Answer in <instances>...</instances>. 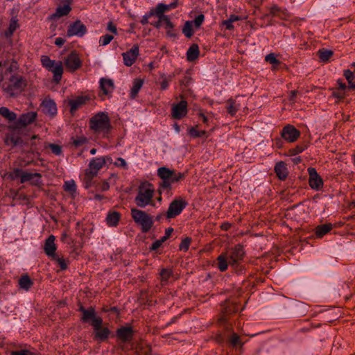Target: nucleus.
<instances>
[{"mask_svg":"<svg viewBox=\"0 0 355 355\" xmlns=\"http://www.w3.org/2000/svg\"><path fill=\"white\" fill-rule=\"evenodd\" d=\"M157 175L162 179L158 189L159 195L165 193L168 196L171 195L172 184L181 181L185 177L184 173L171 170L164 166L157 169Z\"/></svg>","mask_w":355,"mask_h":355,"instance_id":"f257e3e1","label":"nucleus"},{"mask_svg":"<svg viewBox=\"0 0 355 355\" xmlns=\"http://www.w3.org/2000/svg\"><path fill=\"white\" fill-rule=\"evenodd\" d=\"M244 257V251L241 245H236L230 250L220 254L218 258V268L221 272H224L227 269L228 264L233 268L238 266L240 261Z\"/></svg>","mask_w":355,"mask_h":355,"instance_id":"f03ea898","label":"nucleus"},{"mask_svg":"<svg viewBox=\"0 0 355 355\" xmlns=\"http://www.w3.org/2000/svg\"><path fill=\"white\" fill-rule=\"evenodd\" d=\"M89 128L94 133L107 137L112 129L108 115L103 112L97 113L90 119Z\"/></svg>","mask_w":355,"mask_h":355,"instance_id":"7ed1b4c3","label":"nucleus"},{"mask_svg":"<svg viewBox=\"0 0 355 355\" xmlns=\"http://www.w3.org/2000/svg\"><path fill=\"white\" fill-rule=\"evenodd\" d=\"M155 194V188L152 184L148 182H141L137 189V196L135 198V202L137 207L144 208L146 206H154L153 198Z\"/></svg>","mask_w":355,"mask_h":355,"instance_id":"20e7f679","label":"nucleus"},{"mask_svg":"<svg viewBox=\"0 0 355 355\" xmlns=\"http://www.w3.org/2000/svg\"><path fill=\"white\" fill-rule=\"evenodd\" d=\"M27 85L26 80L18 74L12 75L8 83L3 85V91L10 97L21 94Z\"/></svg>","mask_w":355,"mask_h":355,"instance_id":"39448f33","label":"nucleus"},{"mask_svg":"<svg viewBox=\"0 0 355 355\" xmlns=\"http://www.w3.org/2000/svg\"><path fill=\"white\" fill-rule=\"evenodd\" d=\"M107 162H112V159L110 157H100L93 158L89 164V167L85 172V180H86V187L88 188L90 186V182L92 179L96 176L98 171L102 168Z\"/></svg>","mask_w":355,"mask_h":355,"instance_id":"423d86ee","label":"nucleus"},{"mask_svg":"<svg viewBox=\"0 0 355 355\" xmlns=\"http://www.w3.org/2000/svg\"><path fill=\"white\" fill-rule=\"evenodd\" d=\"M131 216L136 224L141 226L143 232H148L153 225V216L145 211L137 208L131 209Z\"/></svg>","mask_w":355,"mask_h":355,"instance_id":"0eeeda50","label":"nucleus"},{"mask_svg":"<svg viewBox=\"0 0 355 355\" xmlns=\"http://www.w3.org/2000/svg\"><path fill=\"white\" fill-rule=\"evenodd\" d=\"M41 62L44 67L53 73V80L58 83L63 73V67L62 62L55 63L54 60H51L46 55L41 56Z\"/></svg>","mask_w":355,"mask_h":355,"instance_id":"6e6552de","label":"nucleus"},{"mask_svg":"<svg viewBox=\"0 0 355 355\" xmlns=\"http://www.w3.org/2000/svg\"><path fill=\"white\" fill-rule=\"evenodd\" d=\"M187 202L182 198L174 199L169 205L166 211L168 218H173L180 214L182 211L187 207Z\"/></svg>","mask_w":355,"mask_h":355,"instance_id":"1a4fd4ad","label":"nucleus"},{"mask_svg":"<svg viewBox=\"0 0 355 355\" xmlns=\"http://www.w3.org/2000/svg\"><path fill=\"white\" fill-rule=\"evenodd\" d=\"M93 329L94 339L100 342L105 341L110 334L107 327H103V320H96Z\"/></svg>","mask_w":355,"mask_h":355,"instance_id":"9d476101","label":"nucleus"},{"mask_svg":"<svg viewBox=\"0 0 355 355\" xmlns=\"http://www.w3.org/2000/svg\"><path fill=\"white\" fill-rule=\"evenodd\" d=\"M87 31V27L81 21L76 20L69 26L67 35L68 37L78 36L81 37L86 34Z\"/></svg>","mask_w":355,"mask_h":355,"instance_id":"9b49d317","label":"nucleus"},{"mask_svg":"<svg viewBox=\"0 0 355 355\" xmlns=\"http://www.w3.org/2000/svg\"><path fill=\"white\" fill-rule=\"evenodd\" d=\"M80 311L82 313L81 320L84 322H90V324L93 327L94 321L96 320H102V318L98 315H96V313L95 311L94 308L89 307V309H85L81 306L80 308Z\"/></svg>","mask_w":355,"mask_h":355,"instance_id":"f8f14e48","label":"nucleus"},{"mask_svg":"<svg viewBox=\"0 0 355 355\" xmlns=\"http://www.w3.org/2000/svg\"><path fill=\"white\" fill-rule=\"evenodd\" d=\"M308 171L309 175V186L313 189L320 190L323 186V181L316 170L314 168H309Z\"/></svg>","mask_w":355,"mask_h":355,"instance_id":"ddd939ff","label":"nucleus"},{"mask_svg":"<svg viewBox=\"0 0 355 355\" xmlns=\"http://www.w3.org/2000/svg\"><path fill=\"white\" fill-rule=\"evenodd\" d=\"M300 132L291 125H286L282 132V137L288 142H294L300 137Z\"/></svg>","mask_w":355,"mask_h":355,"instance_id":"4468645a","label":"nucleus"},{"mask_svg":"<svg viewBox=\"0 0 355 355\" xmlns=\"http://www.w3.org/2000/svg\"><path fill=\"white\" fill-rule=\"evenodd\" d=\"M187 113V103L182 101L180 103L173 105L172 116L175 119H181L186 116Z\"/></svg>","mask_w":355,"mask_h":355,"instance_id":"2eb2a0df","label":"nucleus"},{"mask_svg":"<svg viewBox=\"0 0 355 355\" xmlns=\"http://www.w3.org/2000/svg\"><path fill=\"white\" fill-rule=\"evenodd\" d=\"M124 64L130 67L132 66L139 55V46L135 45L132 48L122 54Z\"/></svg>","mask_w":355,"mask_h":355,"instance_id":"dca6fc26","label":"nucleus"},{"mask_svg":"<svg viewBox=\"0 0 355 355\" xmlns=\"http://www.w3.org/2000/svg\"><path fill=\"white\" fill-rule=\"evenodd\" d=\"M64 64L68 70L74 71L80 67L81 61L78 55L72 52L65 58Z\"/></svg>","mask_w":355,"mask_h":355,"instance_id":"f3484780","label":"nucleus"},{"mask_svg":"<svg viewBox=\"0 0 355 355\" xmlns=\"http://www.w3.org/2000/svg\"><path fill=\"white\" fill-rule=\"evenodd\" d=\"M55 237L53 235H50L45 241L44 250L48 257H55L56 245L55 244Z\"/></svg>","mask_w":355,"mask_h":355,"instance_id":"a211bd4d","label":"nucleus"},{"mask_svg":"<svg viewBox=\"0 0 355 355\" xmlns=\"http://www.w3.org/2000/svg\"><path fill=\"white\" fill-rule=\"evenodd\" d=\"M37 117V113L35 112H28L23 114L20 116L17 121V125L19 126L24 127L32 123Z\"/></svg>","mask_w":355,"mask_h":355,"instance_id":"6ab92c4d","label":"nucleus"},{"mask_svg":"<svg viewBox=\"0 0 355 355\" xmlns=\"http://www.w3.org/2000/svg\"><path fill=\"white\" fill-rule=\"evenodd\" d=\"M89 97L87 96H78L75 98L71 99L69 101V105H70V112L73 113L76 112L80 106L85 104V103L89 100Z\"/></svg>","mask_w":355,"mask_h":355,"instance_id":"aec40b11","label":"nucleus"},{"mask_svg":"<svg viewBox=\"0 0 355 355\" xmlns=\"http://www.w3.org/2000/svg\"><path fill=\"white\" fill-rule=\"evenodd\" d=\"M41 175L38 173H28L24 172L21 183L29 182L33 185H37L40 184Z\"/></svg>","mask_w":355,"mask_h":355,"instance_id":"412c9836","label":"nucleus"},{"mask_svg":"<svg viewBox=\"0 0 355 355\" xmlns=\"http://www.w3.org/2000/svg\"><path fill=\"white\" fill-rule=\"evenodd\" d=\"M43 112L51 116H55L57 114V106L55 103L51 99L45 100L42 103Z\"/></svg>","mask_w":355,"mask_h":355,"instance_id":"4be33fe9","label":"nucleus"},{"mask_svg":"<svg viewBox=\"0 0 355 355\" xmlns=\"http://www.w3.org/2000/svg\"><path fill=\"white\" fill-rule=\"evenodd\" d=\"M100 87L104 94H109L114 90L113 80L110 78H102L100 80Z\"/></svg>","mask_w":355,"mask_h":355,"instance_id":"5701e85b","label":"nucleus"},{"mask_svg":"<svg viewBox=\"0 0 355 355\" xmlns=\"http://www.w3.org/2000/svg\"><path fill=\"white\" fill-rule=\"evenodd\" d=\"M275 171L277 177L282 180H285L288 174L286 165L284 162H279L276 164L275 167Z\"/></svg>","mask_w":355,"mask_h":355,"instance_id":"b1692460","label":"nucleus"},{"mask_svg":"<svg viewBox=\"0 0 355 355\" xmlns=\"http://www.w3.org/2000/svg\"><path fill=\"white\" fill-rule=\"evenodd\" d=\"M241 108V103L238 98L235 99H229L227 102V112L232 115L234 116L236 112Z\"/></svg>","mask_w":355,"mask_h":355,"instance_id":"393cba45","label":"nucleus"},{"mask_svg":"<svg viewBox=\"0 0 355 355\" xmlns=\"http://www.w3.org/2000/svg\"><path fill=\"white\" fill-rule=\"evenodd\" d=\"M178 6V3L173 2L170 4H164V3H158L155 8V15H164V13L166 11L170 10L171 9L175 8Z\"/></svg>","mask_w":355,"mask_h":355,"instance_id":"a878e982","label":"nucleus"},{"mask_svg":"<svg viewBox=\"0 0 355 355\" xmlns=\"http://www.w3.org/2000/svg\"><path fill=\"white\" fill-rule=\"evenodd\" d=\"M133 331L131 327H121L117 331V336L123 341L130 340L132 337Z\"/></svg>","mask_w":355,"mask_h":355,"instance_id":"bb28decb","label":"nucleus"},{"mask_svg":"<svg viewBox=\"0 0 355 355\" xmlns=\"http://www.w3.org/2000/svg\"><path fill=\"white\" fill-rule=\"evenodd\" d=\"M333 225L331 223L322 224L317 226L315 229V233L317 237L321 238L324 234L331 230Z\"/></svg>","mask_w":355,"mask_h":355,"instance_id":"cd10ccee","label":"nucleus"},{"mask_svg":"<svg viewBox=\"0 0 355 355\" xmlns=\"http://www.w3.org/2000/svg\"><path fill=\"white\" fill-rule=\"evenodd\" d=\"M71 8L68 4L60 6L57 8L56 11L51 17V19L60 18L66 16L71 11Z\"/></svg>","mask_w":355,"mask_h":355,"instance_id":"c85d7f7f","label":"nucleus"},{"mask_svg":"<svg viewBox=\"0 0 355 355\" xmlns=\"http://www.w3.org/2000/svg\"><path fill=\"white\" fill-rule=\"evenodd\" d=\"M33 285V281L27 275L21 276L19 279V286L23 290L28 291Z\"/></svg>","mask_w":355,"mask_h":355,"instance_id":"c756f323","label":"nucleus"},{"mask_svg":"<svg viewBox=\"0 0 355 355\" xmlns=\"http://www.w3.org/2000/svg\"><path fill=\"white\" fill-rule=\"evenodd\" d=\"M162 20H164V28L166 29V34L168 37L175 38L177 35L173 30V25L170 21L168 17H162Z\"/></svg>","mask_w":355,"mask_h":355,"instance_id":"7c9ffc66","label":"nucleus"},{"mask_svg":"<svg viewBox=\"0 0 355 355\" xmlns=\"http://www.w3.org/2000/svg\"><path fill=\"white\" fill-rule=\"evenodd\" d=\"M199 55V49L197 44H193L187 52V58L189 61H193Z\"/></svg>","mask_w":355,"mask_h":355,"instance_id":"2f4dec72","label":"nucleus"},{"mask_svg":"<svg viewBox=\"0 0 355 355\" xmlns=\"http://www.w3.org/2000/svg\"><path fill=\"white\" fill-rule=\"evenodd\" d=\"M0 115L9 121H13L17 119V114L15 112L10 111L9 109L6 107H1L0 108Z\"/></svg>","mask_w":355,"mask_h":355,"instance_id":"473e14b6","label":"nucleus"},{"mask_svg":"<svg viewBox=\"0 0 355 355\" xmlns=\"http://www.w3.org/2000/svg\"><path fill=\"white\" fill-rule=\"evenodd\" d=\"M318 55L322 62H327L333 55L334 52L331 50L322 49L318 51Z\"/></svg>","mask_w":355,"mask_h":355,"instance_id":"72a5a7b5","label":"nucleus"},{"mask_svg":"<svg viewBox=\"0 0 355 355\" xmlns=\"http://www.w3.org/2000/svg\"><path fill=\"white\" fill-rule=\"evenodd\" d=\"M120 218V214L119 213L116 211H113L110 214H108L106 220L107 224L110 226H115L118 223Z\"/></svg>","mask_w":355,"mask_h":355,"instance_id":"f704fd0d","label":"nucleus"},{"mask_svg":"<svg viewBox=\"0 0 355 355\" xmlns=\"http://www.w3.org/2000/svg\"><path fill=\"white\" fill-rule=\"evenodd\" d=\"M143 85V80L141 79H136L133 83V86L130 90V97L132 98H135L139 91Z\"/></svg>","mask_w":355,"mask_h":355,"instance_id":"c9c22d12","label":"nucleus"},{"mask_svg":"<svg viewBox=\"0 0 355 355\" xmlns=\"http://www.w3.org/2000/svg\"><path fill=\"white\" fill-rule=\"evenodd\" d=\"M138 355H150L151 348L146 344L141 343L137 349Z\"/></svg>","mask_w":355,"mask_h":355,"instance_id":"e433bc0d","label":"nucleus"},{"mask_svg":"<svg viewBox=\"0 0 355 355\" xmlns=\"http://www.w3.org/2000/svg\"><path fill=\"white\" fill-rule=\"evenodd\" d=\"M192 24H193V22L192 21H187L185 24H184V26L182 28V33L184 34V35L187 37H191L193 34V30H192Z\"/></svg>","mask_w":355,"mask_h":355,"instance_id":"4c0bfd02","label":"nucleus"},{"mask_svg":"<svg viewBox=\"0 0 355 355\" xmlns=\"http://www.w3.org/2000/svg\"><path fill=\"white\" fill-rule=\"evenodd\" d=\"M24 172L22 169L20 168H14L8 175L9 178L12 180H15L17 178H20V180L22 179V176L24 174Z\"/></svg>","mask_w":355,"mask_h":355,"instance_id":"58836bf2","label":"nucleus"},{"mask_svg":"<svg viewBox=\"0 0 355 355\" xmlns=\"http://www.w3.org/2000/svg\"><path fill=\"white\" fill-rule=\"evenodd\" d=\"M229 340H230V344L233 347L242 346L243 344L241 340L240 336L235 333L232 334L230 336Z\"/></svg>","mask_w":355,"mask_h":355,"instance_id":"ea45409f","label":"nucleus"},{"mask_svg":"<svg viewBox=\"0 0 355 355\" xmlns=\"http://www.w3.org/2000/svg\"><path fill=\"white\" fill-rule=\"evenodd\" d=\"M64 191L73 193L76 191V186L74 180H71L65 182L64 184Z\"/></svg>","mask_w":355,"mask_h":355,"instance_id":"a19ab883","label":"nucleus"},{"mask_svg":"<svg viewBox=\"0 0 355 355\" xmlns=\"http://www.w3.org/2000/svg\"><path fill=\"white\" fill-rule=\"evenodd\" d=\"M17 27H18L17 20L15 17H12L10 20L8 30L6 32V35L9 36V35H12V33L17 28Z\"/></svg>","mask_w":355,"mask_h":355,"instance_id":"79ce46f5","label":"nucleus"},{"mask_svg":"<svg viewBox=\"0 0 355 355\" xmlns=\"http://www.w3.org/2000/svg\"><path fill=\"white\" fill-rule=\"evenodd\" d=\"M113 38V35L110 34H105L100 37L99 44L101 46H106L111 42Z\"/></svg>","mask_w":355,"mask_h":355,"instance_id":"37998d69","label":"nucleus"},{"mask_svg":"<svg viewBox=\"0 0 355 355\" xmlns=\"http://www.w3.org/2000/svg\"><path fill=\"white\" fill-rule=\"evenodd\" d=\"M265 60L268 62H269L270 64H272L275 66H277L278 64H279L280 63V61L278 60L275 54L274 53H270V54H268L266 57H265Z\"/></svg>","mask_w":355,"mask_h":355,"instance_id":"c03bdc74","label":"nucleus"},{"mask_svg":"<svg viewBox=\"0 0 355 355\" xmlns=\"http://www.w3.org/2000/svg\"><path fill=\"white\" fill-rule=\"evenodd\" d=\"M172 275V272L169 269L164 268L160 272L161 280L162 282H167Z\"/></svg>","mask_w":355,"mask_h":355,"instance_id":"a18cd8bd","label":"nucleus"},{"mask_svg":"<svg viewBox=\"0 0 355 355\" xmlns=\"http://www.w3.org/2000/svg\"><path fill=\"white\" fill-rule=\"evenodd\" d=\"M52 259L55 260L58 263V264L60 266V268L62 270H65L67 268V263L64 259L58 257L57 255H55V257H53Z\"/></svg>","mask_w":355,"mask_h":355,"instance_id":"49530a36","label":"nucleus"},{"mask_svg":"<svg viewBox=\"0 0 355 355\" xmlns=\"http://www.w3.org/2000/svg\"><path fill=\"white\" fill-rule=\"evenodd\" d=\"M191 241V239L189 237H187L184 239H183L179 246L180 250L187 251L189 248Z\"/></svg>","mask_w":355,"mask_h":355,"instance_id":"de8ad7c7","label":"nucleus"},{"mask_svg":"<svg viewBox=\"0 0 355 355\" xmlns=\"http://www.w3.org/2000/svg\"><path fill=\"white\" fill-rule=\"evenodd\" d=\"M49 147L51 150L52 153L56 155H59L62 153V148L59 145L54 144H50L49 145Z\"/></svg>","mask_w":355,"mask_h":355,"instance_id":"09e8293b","label":"nucleus"},{"mask_svg":"<svg viewBox=\"0 0 355 355\" xmlns=\"http://www.w3.org/2000/svg\"><path fill=\"white\" fill-rule=\"evenodd\" d=\"M189 133L191 136L198 137L204 136L206 134V132L204 130L199 131L196 128H192L190 129Z\"/></svg>","mask_w":355,"mask_h":355,"instance_id":"8fccbe9b","label":"nucleus"},{"mask_svg":"<svg viewBox=\"0 0 355 355\" xmlns=\"http://www.w3.org/2000/svg\"><path fill=\"white\" fill-rule=\"evenodd\" d=\"M171 76H169L168 78L165 77L164 76H162V81L160 83L161 89L165 90L166 89H167L168 83L171 80Z\"/></svg>","mask_w":355,"mask_h":355,"instance_id":"3c124183","label":"nucleus"},{"mask_svg":"<svg viewBox=\"0 0 355 355\" xmlns=\"http://www.w3.org/2000/svg\"><path fill=\"white\" fill-rule=\"evenodd\" d=\"M204 19H205V16L202 14H200V15H198L195 18L193 21H192V22L194 24L196 27L198 28V27H200L201 26V24H202Z\"/></svg>","mask_w":355,"mask_h":355,"instance_id":"603ef678","label":"nucleus"},{"mask_svg":"<svg viewBox=\"0 0 355 355\" xmlns=\"http://www.w3.org/2000/svg\"><path fill=\"white\" fill-rule=\"evenodd\" d=\"M153 15H155V10H151L148 14L145 15L144 16H143L141 20V23L143 24V25H146L148 23V19L153 16Z\"/></svg>","mask_w":355,"mask_h":355,"instance_id":"864d4df0","label":"nucleus"},{"mask_svg":"<svg viewBox=\"0 0 355 355\" xmlns=\"http://www.w3.org/2000/svg\"><path fill=\"white\" fill-rule=\"evenodd\" d=\"M279 12H282V9L275 5V6H272L270 8V12L268 15H271L272 17H277V15H279Z\"/></svg>","mask_w":355,"mask_h":355,"instance_id":"5fc2aeb1","label":"nucleus"},{"mask_svg":"<svg viewBox=\"0 0 355 355\" xmlns=\"http://www.w3.org/2000/svg\"><path fill=\"white\" fill-rule=\"evenodd\" d=\"M107 30L110 31L111 33H112L114 35L118 34L116 26L112 21H110L107 24Z\"/></svg>","mask_w":355,"mask_h":355,"instance_id":"6e6d98bb","label":"nucleus"},{"mask_svg":"<svg viewBox=\"0 0 355 355\" xmlns=\"http://www.w3.org/2000/svg\"><path fill=\"white\" fill-rule=\"evenodd\" d=\"M158 17V21L153 24V26L157 28H160L162 26L164 25V20H162V17H167L166 15H156Z\"/></svg>","mask_w":355,"mask_h":355,"instance_id":"4d7b16f0","label":"nucleus"},{"mask_svg":"<svg viewBox=\"0 0 355 355\" xmlns=\"http://www.w3.org/2000/svg\"><path fill=\"white\" fill-rule=\"evenodd\" d=\"M332 96L336 98L342 99L345 96V92L341 90H340V91L333 90Z\"/></svg>","mask_w":355,"mask_h":355,"instance_id":"13d9d810","label":"nucleus"},{"mask_svg":"<svg viewBox=\"0 0 355 355\" xmlns=\"http://www.w3.org/2000/svg\"><path fill=\"white\" fill-rule=\"evenodd\" d=\"M222 24L225 26L227 30H232L234 28L233 23L231 22L229 19L223 21Z\"/></svg>","mask_w":355,"mask_h":355,"instance_id":"bf43d9fd","label":"nucleus"},{"mask_svg":"<svg viewBox=\"0 0 355 355\" xmlns=\"http://www.w3.org/2000/svg\"><path fill=\"white\" fill-rule=\"evenodd\" d=\"M344 76L348 83H352L351 78L354 76V73L350 70H345L344 72Z\"/></svg>","mask_w":355,"mask_h":355,"instance_id":"052dcab7","label":"nucleus"},{"mask_svg":"<svg viewBox=\"0 0 355 355\" xmlns=\"http://www.w3.org/2000/svg\"><path fill=\"white\" fill-rule=\"evenodd\" d=\"M115 164L118 166H121V167H123V168H125L126 165H127L125 159L121 157H119L117 159V162H115Z\"/></svg>","mask_w":355,"mask_h":355,"instance_id":"680f3d73","label":"nucleus"},{"mask_svg":"<svg viewBox=\"0 0 355 355\" xmlns=\"http://www.w3.org/2000/svg\"><path fill=\"white\" fill-rule=\"evenodd\" d=\"M110 189V184L108 182L103 181V183L100 185V189L102 191H107Z\"/></svg>","mask_w":355,"mask_h":355,"instance_id":"e2e57ef3","label":"nucleus"},{"mask_svg":"<svg viewBox=\"0 0 355 355\" xmlns=\"http://www.w3.org/2000/svg\"><path fill=\"white\" fill-rule=\"evenodd\" d=\"M297 94L298 92L296 90L291 91L289 95V101L291 102H295Z\"/></svg>","mask_w":355,"mask_h":355,"instance_id":"0e129e2a","label":"nucleus"},{"mask_svg":"<svg viewBox=\"0 0 355 355\" xmlns=\"http://www.w3.org/2000/svg\"><path fill=\"white\" fill-rule=\"evenodd\" d=\"M162 243L159 240H157L152 244L150 250H156L162 245Z\"/></svg>","mask_w":355,"mask_h":355,"instance_id":"69168bd1","label":"nucleus"},{"mask_svg":"<svg viewBox=\"0 0 355 355\" xmlns=\"http://www.w3.org/2000/svg\"><path fill=\"white\" fill-rule=\"evenodd\" d=\"M12 355H33L32 353L27 350H22L20 352H15L12 353Z\"/></svg>","mask_w":355,"mask_h":355,"instance_id":"338daca9","label":"nucleus"},{"mask_svg":"<svg viewBox=\"0 0 355 355\" xmlns=\"http://www.w3.org/2000/svg\"><path fill=\"white\" fill-rule=\"evenodd\" d=\"M65 40L62 37H57L55 40V44L58 46H62Z\"/></svg>","mask_w":355,"mask_h":355,"instance_id":"774afa93","label":"nucleus"}]
</instances>
